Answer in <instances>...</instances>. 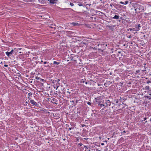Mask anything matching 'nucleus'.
<instances>
[{
	"label": "nucleus",
	"mask_w": 151,
	"mask_h": 151,
	"mask_svg": "<svg viewBox=\"0 0 151 151\" xmlns=\"http://www.w3.org/2000/svg\"><path fill=\"white\" fill-rule=\"evenodd\" d=\"M128 30L130 31H136V29H135V28H133V29L129 28V29H128Z\"/></svg>",
	"instance_id": "nucleus-13"
},
{
	"label": "nucleus",
	"mask_w": 151,
	"mask_h": 151,
	"mask_svg": "<svg viewBox=\"0 0 151 151\" xmlns=\"http://www.w3.org/2000/svg\"><path fill=\"white\" fill-rule=\"evenodd\" d=\"M95 48H96H96H95V47L93 48V49H95Z\"/></svg>",
	"instance_id": "nucleus-48"
},
{
	"label": "nucleus",
	"mask_w": 151,
	"mask_h": 151,
	"mask_svg": "<svg viewBox=\"0 0 151 151\" xmlns=\"http://www.w3.org/2000/svg\"><path fill=\"white\" fill-rule=\"evenodd\" d=\"M19 53H21V52H19Z\"/></svg>",
	"instance_id": "nucleus-52"
},
{
	"label": "nucleus",
	"mask_w": 151,
	"mask_h": 151,
	"mask_svg": "<svg viewBox=\"0 0 151 151\" xmlns=\"http://www.w3.org/2000/svg\"><path fill=\"white\" fill-rule=\"evenodd\" d=\"M26 1L31 2L32 1V0H26Z\"/></svg>",
	"instance_id": "nucleus-28"
},
{
	"label": "nucleus",
	"mask_w": 151,
	"mask_h": 151,
	"mask_svg": "<svg viewBox=\"0 0 151 151\" xmlns=\"http://www.w3.org/2000/svg\"><path fill=\"white\" fill-rule=\"evenodd\" d=\"M145 15H148V14H147V13H145Z\"/></svg>",
	"instance_id": "nucleus-38"
},
{
	"label": "nucleus",
	"mask_w": 151,
	"mask_h": 151,
	"mask_svg": "<svg viewBox=\"0 0 151 151\" xmlns=\"http://www.w3.org/2000/svg\"><path fill=\"white\" fill-rule=\"evenodd\" d=\"M137 9H134V10L135 11L136 14H137L138 13V12H137Z\"/></svg>",
	"instance_id": "nucleus-21"
},
{
	"label": "nucleus",
	"mask_w": 151,
	"mask_h": 151,
	"mask_svg": "<svg viewBox=\"0 0 151 151\" xmlns=\"http://www.w3.org/2000/svg\"><path fill=\"white\" fill-rule=\"evenodd\" d=\"M131 37H132L130 35V36H129V37L128 38H131Z\"/></svg>",
	"instance_id": "nucleus-36"
},
{
	"label": "nucleus",
	"mask_w": 151,
	"mask_h": 151,
	"mask_svg": "<svg viewBox=\"0 0 151 151\" xmlns=\"http://www.w3.org/2000/svg\"><path fill=\"white\" fill-rule=\"evenodd\" d=\"M70 102H73V103H74V101H70Z\"/></svg>",
	"instance_id": "nucleus-37"
},
{
	"label": "nucleus",
	"mask_w": 151,
	"mask_h": 151,
	"mask_svg": "<svg viewBox=\"0 0 151 151\" xmlns=\"http://www.w3.org/2000/svg\"><path fill=\"white\" fill-rule=\"evenodd\" d=\"M17 45H17L16 44H13V46L14 47L18 46Z\"/></svg>",
	"instance_id": "nucleus-24"
},
{
	"label": "nucleus",
	"mask_w": 151,
	"mask_h": 151,
	"mask_svg": "<svg viewBox=\"0 0 151 151\" xmlns=\"http://www.w3.org/2000/svg\"><path fill=\"white\" fill-rule=\"evenodd\" d=\"M106 45V46H107V45Z\"/></svg>",
	"instance_id": "nucleus-54"
},
{
	"label": "nucleus",
	"mask_w": 151,
	"mask_h": 151,
	"mask_svg": "<svg viewBox=\"0 0 151 151\" xmlns=\"http://www.w3.org/2000/svg\"><path fill=\"white\" fill-rule=\"evenodd\" d=\"M147 98L149 99H151V96H147Z\"/></svg>",
	"instance_id": "nucleus-18"
},
{
	"label": "nucleus",
	"mask_w": 151,
	"mask_h": 151,
	"mask_svg": "<svg viewBox=\"0 0 151 151\" xmlns=\"http://www.w3.org/2000/svg\"><path fill=\"white\" fill-rule=\"evenodd\" d=\"M85 83L87 84L88 83L87 82H86Z\"/></svg>",
	"instance_id": "nucleus-45"
},
{
	"label": "nucleus",
	"mask_w": 151,
	"mask_h": 151,
	"mask_svg": "<svg viewBox=\"0 0 151 151\" xmlns=\"http://www.w3.org/2000/svg\"><path fill=\"white\" fill-rule=\"evenodd\" d=\"M118 103V100H117L116 101V103Z\"/></svg>",
	"instance_id": "nucleus-42"
},
{
	"label": "nucleus",
	"mask_w": 151,
	"mask_h": 151,
	"mask_svg": "<svg viewBox=\"0 0 151 151\" xmlns=\"http://www.w3.org/2000/svg\"><path fill=\"white\" fill-rule=\"evenodd\" d=\"M60 81V79H58V80H57V82H58L59 81Z\"/></svg>",
	"instance_id": "nucleus-40"
},
{
	"label": "nucleus",
	"mask_w": 151,
	"mask_h": 151,
	"mask_svg": "<svg viewBox=\"0 0 151 151\" xmlns=\"http://www.w3.org/2000/svg\"><path fill=\"white\" fill-rule=\"evenodd\" d=\"M100 106L101 107H102L103 106H105L103 104H100Z\"/></svg>",
	"instance_id": "nucleus-23"
},
{
	"label": "nucleus",
	"mask_w": 151,
	"mask_h": 151,
	"mask_svg": "<svg viewBox=\"0 0 151 151\" xmlns=\"http://www.w3.org/2000/svg\"><path fill=\"white\" fill-rule=\"evenodd\" d=\"M4 66L5 67H7L8 66V65H4Z\"/></svg>",
	"instance_id": "nucleus-31"
},
{
	"label": "nucleus",
	"mask_w": 151,
	"mask_h": 151,
	"mask_svg": "<svg viewBox=\"0 0 151 151\" xmlns=\"http://www.w3.org/2000/svg\"><path fill=\"white\" fill-rule=\"evenodd\" d=\"M52 100L54 102H57V100L55 98L52 99Z\"/></svg>",
	"instance_id": "nucleus-15"
},
{
	"label": "nucleus",
	"mask_w": 151,
	"mask_h": 151,
	"mask_svg": "<svg viewBox=\"0 0 151 151\" xmlns=\"http://www.w3.org/2000/svg\"><path fill=\"white\" fill-rule=\"evenodd\" d=\"M148 91L147 92V93H151V90L150 89H149V90H148Z\"/></svg>",
	"instance_id": "nucleus-29"
},
{
	"label": "nucleus",
	"mask_w": 151,
	"mask_h": 151,
	"mask_svg": "<svg viewBox=\"0 0 151 151\" xmlns=\"http://www.w3.org/2000/svg\"><path fill=\"white\" fill-rule=\"evenodd\" d=\"M139 5V4L135 3V4H133L132 6H133V7H134V9H137Z\"/></svg>",
	"instance_id": "nucleus-4"
},
{
	"label": "nucleus",
	"mask_w": 151,
	"mask_h": 151,
	"mask_svg": "<svg viewBox=\"0 0 151 151\" xmlns=\"http://www.w3.org/2000/svg\"><path fill=\"white\" fill-rule=\"evenodd\" d=\"M47 63V62H46V61H45V62H44V64H46Z\"/></svg>",
	"instance_id": "nucleus-34"
},
{
	"label": "nucleus",
	"mask_w": 151,
	"mask_h": 151,
	"mask_svg": "<svg viewBox=\"0 0 151 151\" xmlns=\"http://www.w3.org/2000/svg\"><path fill=\"white\" fill-rule=\"evenodd\" d=\"M59 86H57V87H55H55H54V88H55V89L57 90V89L58 88Z\"/></svg>",
	"instance_id": "nucleus-26"
},
{
	"label": "nucleus",
	"mask_w": 151,
	"mask_h": 151,
	"mask_svg": "<svg viewBox=\"0 0 151 151\" xmlns=\"http://www.w3.org/2000/svg\"><path fill=\"white\" fill-rule=\"evenodd\" d=\"M71 9V10H72V9Z\"/></svg>",
	"instance_id": "nucleus-55"
},
{
	"label": "nucleus",
	"mask_w": 151,
	"mask_h": 151,
	"mask_svg": "<svg viewBox=\"0 0 151 151\" xmlns=\"http://www.w3.org/2000/svg\"><path fill=\"white\" fill-rule=\"evenodd\" d=\"M151 83V81H147V83L148 84Z\"/></svg>",
	"instance_id": "nucleus-27"
},
{
	"label": "nucleus",
	"mask_w": 151,
	"mask_h": 151,
	"mask_svg": "<svg viewBox=\"0 0 151 151\" xmlns=\"http://www.w3.org/2000/svg\"><path fill=\"white\" fill-rule=\"evenodd\" d=\"M149 96H151V93H149Z\"/></svg>",
	"instance_id": "nucleus-41"
},
{
	"label": "nucleus",
	"mask_w": 151,
	"mask_h": 151,
	"mask_svg": "<svg viewBox=\"0 0 151 151\" xmlns=\"http://www.w3.org/2000/svg\"><path fill=\"white\" fill-rule=\"evenodd\" d=\"M6 54L8 57H9L12 54V53L10 51L9 52H6Z\"/></svg>",
	"instance_id": "nucleus-6"
},
{
	"label": "nucleus",
	"mask_w": 151,
	"mask_h": 151,
	"mask_svg": "<svg viewBox=\"0 0 151 151\" xmlns=\"http://www.w3.org/2000/svg\"><path fill=\"white\" fill-rule=\"evenodd\" d=\"M112 5H113L112 4H110V6L111 7V8H112Z\"/></svg>",
	"instance_id": "nucleus-33"
},
{
	"label": "nucleus",
	"mask_w": 151,
	"mask_h": 151,
	"mask_svg": "<svg viewBox=\"0 0 151 151\" xmlns=\"http://www.w3.org/2000/svg\"><path fill=\"white\" fill-rule=\"evenodd\" d=\"M143 37H145V35H144L143 36Z\"/></svg>",
	"instance_id": "nucleus-46"
},
{
	"label": "nucleus",
	"mask_w": 151,
	"mask_h": 151,
	"mask_svg": "<svg viewBox=\"0 0 151 151\" xmlns=\"http://www.w3.org/2000/svg\"><path fill=\"white\" fill-rule=\"evenodd\" d=\"M40 78H39L38 77H36V79L37 80H40Z\"/></svg>",
	"instance_id": "nucleus-25"
},
{
	"label": "nucleus",
	"mask_w": 151,
	"mask_h": 151,
	"mask_svg": "<svg viewBox=\"0 0 151 151\" xmlns=\"http://www.w3.org/2000/svg\"><path fill=\"white\" fill-rule=\"evenodd\" d=\"M32 96V94L31 93H29L28 94V98L29 99L30 98V97Z\"/></svg>",
	"instance_id": "nucleus-11"
},
{
	"label": "nucleus",
	"mask_w": 151,
	"mask_h": 151,
	"mask_svg": "<svg viewBox=\"0 0 151 151\" xmlns=\"http://www.w3.org/2000/svg\"><path fill=\"white\" fill-rule=\"evenodd\" d=\"M108 27L110 29H113V28H114L115 27V26L114 25H113L111 26H109Z\"/></svg>",
	"instance_id": "nucleus-12"
},
{
	"label": "nucleus",
	"mask_w": 151,
	"mask_h": 151,
	"mask_svg": "<svg viewBox=\"0 0 151 151\" xmlns=\"http://www.w3.org/2000/svg\"><path fill=\"white\" fill-rule=\"evenodd\" d=\"M150 121H151V119H150Z\"/></svg>",
	"instance_id": "nucleus-50"
},
{
	"label": "nucleus",
	"mask_w": 151,
	"mask_h": 151,
	"mask_svg": "<svg viewBox=\"0 0 151 151\" xmlns=\"http://www.w3.org/2000/svg\"><path fill=\"white\" fill-rule=\"evenodd\" d=\"M84 80V79H82L81 81V83H84V82H85Z\"/></svg>",
	"instance_id": "nucleus-22"
},
{
	"label": "nucleus",
	"mask_w": 151,
	"mask_h": 151,
	"mask_svg": "<svg viewBox=\"0 0 151 151\" xmlns=\"http://www.w3.org/2000/svg\"><path fill=\"white\" fill-rule=\"evenodd\" d=\"M12 54L13 52V50H12L11 51H10Z\"/></svg>",
	"instance_id": "nucleus-32"
},
{
	"label": "nucleus",
	"mask_w": 151,
	"mask_h": 151,
	"mask_svg": "<svg viewBox=\"0 0 151 151\" xmlns=\"http://www.w3.org/2000/svg\"><path fill=\"white\" fill-rule=\"evenodd\" d=\"M120 4H124V2H122V1H121V2H120Z\"/></svg>",
	"instance_id": "nucleus-30"
},
{
	"label": "nucleus",
	"mask_w": 151,
	"mask_h": 151,
	"mask_svg": "<svg viewBox=\"0 0 151 151\" xmlns=\"http://www.w3.org/2000/svg\"><path fill=\"white\" fill-rule=\"evenodd\" d=\"M79 6H83L84 7H85V6L84 5H83L82 3L79 2L78 4Z\"/></svg>",
	"instance_id": "nucleus-9"
},
{
	"label": "nucleus",
	"mask_w": 151,
	"mask_h": 151,
	"mask_svg": "<svg viewBox=\"0 0 151 151\" xmlns=\"http://www.w3.org/2000/svg\"><path fill=\"white\" fill-rule=\"evenodd\" d=\"M84 43V44H85L86 45V44H85L84 43Z\"/></svg>",
	"instance_id": "nucleus-53"
},
{
	"label": "nucleus",
	"mask_w": 151,
	"mask_h": 151,
	"mask_svg": "<svg viewBox=\"0 0 151 151\" xmlns=\"http://www.w3.org/2000/svg\"><path fill=\"white\" fill-rule=\"evenodd\" d=\"M39 80H40V81H42V82H44L45 81V80L44 79H42L41 78H40V79Z\"/></svg>",
	"instance_id": "nucleus-20"
},
{
	"label": "nucleus",
	"mask_w": 151,
	"mask_h": 151,
	"mask_svg": "<svg viewBox=\"0 0 151 151\" xmlns=\"http://www.w3.org/2000/svg\"><path fill=\"white\" fill-rule=\"evenodd\" d=\"M69 129L70 130H71L72 129V128H69Z\"/></svg>",
	"instance_id": "nucleus-39"
},
{
	"label": "nucleus",
	"mask_w": 151,
	"mask_h": 151,
	"mask_svg": "<svg viewBox=\"0 0 151 151\" xmlns=\"http://www.w3.org/2000/svg\"><path fill=\"white\" fill-rule=\"evenodd\" d=\"M80 145L81 146L82 145V144H80Z\"/></svg>",
	"instance_id": "nucleus-47"
},
{
	"label": "nucleus",
	"mask_w": 151,
	"mask_h": 151,
	"mask_svg": "<svg viewBox=\"0 0 151 151\" xmlns=\"http://www.w3.org/2000/svg\"><path fill=\"white\" fill-rule=\"evenodd\" d=\"M71 24L73 25L74 26H78L79 25L78 23H75L74 22H72Z\"/></svg>",
	"instance_id": "nucleus-7"
},
{
	"label": "nucleus",
	"mask_w": 151,
	"mask_h": 151,
	"mask_svg": "<svg viewBox=\"0 0 151 151\" xmlns=\"http://www.w3.org/2000/svg\"><path fill=\"white\" fill-rule=\"evenodd\" d=\"M104 143H102L101 144V145H104Z\"/></svg>",
	"instance_id": "nucleus-43"
},
{
	"label": "nucleus",
	"mask_w": 151,
	"mask_h": 151,
	"mask_svg": "<svg viewBox=\"0 0 151 151\" xmlns=\"http://www.w3.org/2000/svg\"><path fill=\"white\" fill-rule=\"evenodd\" d=\"M57 0H49L50 3L51 4H54L56 3Z\"/></svg>",
	"instance_id": "nucleus-5"
},
{
	"label": "nucleus",
	"mask_w": 151,
	"mask_h": 151,
	"mask_svg": "<svg viewBox=\"0 0 151 151\" xmlns=\"http://www.w3.org/2000/svg\"><path fill=\"white\" fill-rule=\"evenodd\" d=\"M30 102L32 104L35 105L36 106H38V105L37 104V102H36L35 101L33 100H31L30 101Z\"/></svg>",
	"instance_id": "nucleus-3"
},
{
	"label": "nucleus",
	"mask_w": 151,
	"mask_h": 151,
	"mask_svg": "<svg viewBox=\"0 0 151 151\" xmlns=\"http://www.w3.org/2000/svg\"><path fill=\"white\" fill-rule=\"evenodd\" d=\"M144 6L139 4V5L138 6V8H137V9L138 11H140V12H142V11H143L144 10Z\"/></svg>",
	"instance_id": "nucleus-1"
},
{
	"label": "nucleus",
	"mask_w": 151,
	"mask_h": 151,
	"mask_svg": "<svg viewBox=\"0 0 151 151\" xmlns=\"http://www.w3.org/2000/svg\"><path fill=\"white\" fill-rule=\"evenodd\" d=\"M149 89L150 87L148 86H146L144 88V90H149Z\"/></svg>",
	"instance_id": "nucleus-10"
},
{
	"label": "nucleus",
	"mask_w": 151,
	"mask_h": 151,
	"mask_svg": "<svg viewBox=\"0 0 151 151\" xmlns=\"http://www.w3.org/2000/svg\"><path fill=\"white\" fill-rule=\"evenodd\" d=\"M87 104L89 105H91V103L90 102H89V101H88L87 102Z\"/></svg>",
	"instance_id": "nucleus-19"
},
{
	"label": "nucleus",
	"mask_w": 151,
	"mask_h": 151,
	"mask_svg": "<svg viewBox=\"0 0 151 151\" xmlns=\"http://www.w3.org/2000/svg\"><path fill=\"white\" fill-rule=\"evenodd\" d=\"M134 27L136 29V30L139 31L140 30V27H141V26H140V24H136L134 25Z\"/></svg>",
	"instance_id": "nucleus-2"
},
{
	"label": "nucleus",
	"mask_w": 151,
	"mask_h": 151,
	"mask_svg": "<svg viewBox=\"0 0 151 151\" xmlns=\"http://www.w3.org/2000/svg\"><path fill=\"white\" fill-rule=\"evenodd\" d=\"M41 62H43V61H42V60H41Z\"/></svg>",
	"instance_id": "nucleus-51"
},
{
	"label": "nucleus",
	"mask_w": 151,
	"mask_h": 151,
	"mask_svg": "<svg viewBox=\"0 0 151 151\" xmlns=\"http://www.w3.org/2000/svg\"><path fill=\"white\" fill-rule=\"evenodd\" d=\"M19 50H20L21 49V48H19Z\"/></svg>",
	"instance_id": "nucleus-49"
},
{
	"label": "nucleus",
	"mask_w": 151,
	"mask_h": 151,
	"mask_svg": "<svg viewBox=\"0 0 151 151\" xmlns=\"http://www.w3.org/2000/svg\"><path fill=\"white\" fill-rule=\"evenodd\" d=\"M60 63L59 62H57L55 61H54L53 62V64H56L57 65H58Z\"/></svg>",
	"instance_id": "nucleus-14"
},
{
	"label": "nucleus",
	"mask_w": 151,
	"mask_h": 151,
	"mask_svg": "<svg viewBox=\"0 0 151 151\" xmlns=\"http://www.w3.org/2000/svg\"><path fill=\"white\" fill-rule=\"evenodd\" d=\"M70 6H74V4L73 3H71V2H70Z\"/></svg>",
	"instance_id": "nucleus-16"
},
{
	"label": "nucleus",
	"mask_w": 151,
	"mask_h": 151,
	"mask_svg": "<svg viewBox=\"0 0 151 151\" xmlns=\"http://www.w3.org/2000/svg\"><path fill=\"white\" fill-rule=\"evenodd\" d=\"M129 3V1H125L124 3V4L126 5L128 4Z\"/></svg>",
	"instance_id": "nucleus-17"
},
{
	"label": "nucleus",
	"mask_w": 151,
	"mask_h": 151,
	"mask_svg": "<svg viewBox=\"0 0 151 151\" xmlns=\"http://www.w3.org/2000/svg\"><path fill=\"white\" fill-rule=\"evenodd\" d=\"M71 9V10H72V9Z\"/></svg>",
	"instance_id": "nucleus-56"
},
{
	"label": "nucleus",
	"mask_w": 151,
	"mask_h": 151,
	"mask_svg": "<svg viewBox=\"0 0 151 151\" xmlns=\"http://www.w3.org/2000/svg\"><path fill=\"white\" fill-rule=\"evenodd\" d=\"M45 66V67H48V66H49V65H47Z\"/></svg>",
	"instance_id": "nucleus-44"
},
{
	"label": "nucleus",
	"mask_w": 151,
	"mask_h": 151,
	"mask_svg": "<svg viewBox=\"0 0 151 151\" xmlns=\"http://www.w3.org/2000/svg\"><path fill=\"white\" fill-rule=\"evenodd\" d=\"M147 119V118H144V121H145V120H146Z\"/></svg>",
	"instance_id": "nucleus-35"
},
{
	"label": "nucleus",
	"mask_w": 151,
	"mask_h": 151,
	"mask_svg": "<svg viewBox=\"0 0 151 151\" xmlns=\"http://www.w3.org/2000/svg\"><path fill=\"white\" fill-rule=\"evenodd\" d=\"M119 16L117 15H115L113 17V19H119Z\"/></svg>",
	"instance_id": "nucleus-8"
}]
</instances>
